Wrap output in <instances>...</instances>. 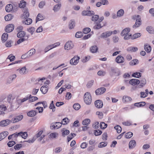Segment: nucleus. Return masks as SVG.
Wrapping results in <instances>:
<instances>
[{
  "label": "nucleus",
  "mask_w": 154,
  "mask_h": 154,
  "mask_svg": "<svg viewBox=\"0 0 154 154\" xmlns=\"http://www.w3.org/2000/svg\"><path fill=\"white\" fill-rule=\"evenodd\" d=\"M84 100L85 103L87 104H90L91 102V97L89 92L85 93L84 95Z\"/></svg>",
  "instance_id": "f257e3e1"
},
{
  "label": "nucleus",
  "mask_w": 154,
  "mask_h": 154,
  "mask_svg": "<svg viewBox=\"0 0 154 154\" xmlns=\"http://www.w3.org/2000/svg\"><path fill=\"white\" fill-rule=\"evenodd\" d=\"M134 17V19L136 20V21L135 24L133 26V27L134 28H136L141 25V20L139 15H135Z\"/></svg>",
  "instance_id": "f03ea898"
},
{
  "label": "nucleus",
  "mask_w": 154,
  "mask_h": 154,
  "mask_svg": "<svg viewBox=\"0 0 154 154\" xmlns=\"http://www.w3.org/2000/svg\"><path fill=\"white\" fill-rule=\"evenodd\" d=\"M62 125V123L60 122H54L50 126L51 129H57L60 128Z\"/></svg>",
  "instance_id": "7ed1b4c3"
},
{
  "label": "nucleus",
  "mask_w": 154,
  "mask_h": 154,
  "mask_svg": "<svg viewBox=\"0 0 154 154\" xmlns=\"http://www.w3.org/2000/svg\"><path fill=\"white\" fill-rule=\"evenodd\" d=\"M79 57L75 56L70 61V63L72 65H76L79 62Z\"/></svg>",
  "instance_id": "20e7f679"
},
{
  "label": "nucleus",
  "mask_w": 154,
  "mask_h": 154,
  "mask_svg": "<svg viewBox=\"0 0 154 154\" xmlns=\"http://www.w3.org/2000/svg\"><path fill=\"white\" fill-rule=\"evenodd\" d=\"M74 46V45L72 42H68L65 45V49L68 50L73 48Z\"/></svg>",
  "instance_id": "39448f33"
},
{
  "label": "nucleus",
  "mask_w": 154,
  "mask_h": 154,
  "mask_svg": "<svg viewBox=\"0 0 154 154\" xmlns=\"http://www.w3.org/2000/svg\"><path fill=\"white\" fill-rule=\"evenodd\" d=\"M106 91V89L103 87L97 89L95 91V93L97 95L101 94L104 93Z\"/></svg>",
  "instance_id": "423d86ee"
},
{
  "label": "nucleus",
  "mask_w": 154,
  "mask_h": 154,
  "mask_svg": "<svg viewBox=\"0 0 154 154\" xmlns=\"http://www.w3.org/2000/svg\"><path fill=\"white\" fill-rule=\"evenodd\" d=\"M11 121L9 119H6L1 121L0 122V126L2 127H5L9 125Z\"/></svg>",
  "instance_id": "0eeeda50"
},
{
  "label": "nucleus",
  "mask_w": 154,
  "mask_h": 154,
  "mask_svg": "<svg viewBox=\"0 0 154 154\" xmlns=\"http://www.w3.org/2000/svg\"><path fill=\"white\" fill-rule=\"evenodd\" d=\"M112 33V32L111 31H107L103 33L101 37L103 38H106L111 36Z\"/></svg>",
  "instance_id": "6e6552de"
},
{
  "label": "nucleus",
  "mask_w": 154,
  "mask_h": 154,
  "mask_svg": "<svg viewBox=\"0 0 154 154\" xmlns=\"http://www.w3.org/2000/svg\"><path fill=\"white\" fill-rule=\"evenodd\" d=\"M14 26L13 24H10L8 25L5 29V31L7 32H10L14 29Z\"/></svg>",
  "instance_id": "1a4fd4ad"
},
{
  "label": "nucleus",
  "mask_w": 154,
  "mask_h": 154,
  "mask_svg": "<svg viewBox=\"0 0 154 154\" xmlns=\"http://www.w3.org/2000/svg\"><path fill=\"white\" fill-rule=\"evenodd\" d=\"M60 45V43L59 42H57L55 43L54 44L49 45L45 49V50H47L46 52L52 49L53 48H55L57 46H58L59 45Z\"/></svg>",
  "instance_id": "9d476101"
},
{
  "label": "nucleus",
  "mask_w": 154,
  "mask_h": 154,
  "mask_svg": "<svg viewBox=\"0 0 154 154\" xmlns=\"http://www.w3.org/2000/svg\"><path fill=\"white\" fill-rule=\"evenodd\" d=\"M94 104L95 106L98 108H102L103 105L102 101L100 100H97L95 102Z\"/></svg>",
  "instance_id": "9b49d317"
},
{
  "label": "nucleus",
  "mask_w": 154,
  "mask_h": 154,
  "mask_svg": "<svg viewBox=\"0 0 154 154\" xmlns=\"http://www.w3.org/2000/svg\"><path fill=\"white\" fill-rule=\"evenodd\" d=\"M23 118L22 115H19L16 116L14 119L12 120L13 123H16L21 120Z\"/></svg>",
  "instance_id": "f8f14e48"
},
{
  "label": "nucleus",
  "mask_w": 154,
  "mask_h": 154,
  "mask_svg": "<svg viewBox=\"0 0 154 154\" xmlns=\"http://www.w3.org/2000/svg\"><path fill=\"white\" fill-rule=\"evenodd\" d=\"M82 14L83 15L91 16L94 15V13L93 11H84L82 12Z\"/></svg>",
  "instance_id": "ddd939ff"
},
{
  "label": "nucleus",
  "mask_w": 154,
  "mask_h": 154,
  "mask_svg": "<svg viewBox=\"0 0 154 154\" xmlns=\"http://www.w3.org/2000/svg\"><path fill=\"white\" fill-rule=\"evenodd\" d=\"M129 83L132 85H135L139 84L140 81L139 80L137 79H133L129 81Z\"/></svg>",
  "instance_id": "4468645a"
},
{
  "label": "nucleus",
  "mask_w": 154,
  "mask_h": 154,
  "mask_svg": "<svg viewBox=\"0 0 154 154\" xmlns=\"http://www.w3.org/2000/svg\"><path fill=\"white\" fill-rule=\"evenodd\" d=\"M124 58L121 55H119L116 59V61L118 63H121L124 62Z\"/></svg>",
  "instance_id": "2eb2a0df"
},
{
  "label": "nucleus",
  "mask_w": 154,
  "mask_h": 154,
  "mask_svg": "<svg viewBox=\"0 0 154 154\" xmlns=\"http://www.w3.org/2000/svg\"><path fill=\"white\" fill-rule=\"evenodd\" d=\"M23 11V17L26 19L29 16V13L28 11V9L27 8H24Z\"/></svg>",
  "instance_id": "dca6fc26"
},
{
  "label": "nucleus",
  "mask_w": 154,
  "mask_h": 154,
  "mask_svg": "<svg viewBox=\"0 0 154 154\" xmlns=\"http://www.w3.org/2000/svg\"><path fill=\"white\" fill-rule=\"evenodd\" d=\"M7 109V108L6 106L4 105H1L0 106V115H4L5 114L4 112Z\"/></svg>",
  "instance_id": "f3484780"
},
{
  "label": "nucleus",
  "mask_w": 154,
  "mask_h": 154,
  "mask_svg": "<svg viewBox=\"0 0 154 154\" xmlns=\"http://www.w3.org/2000/svg\"><path fill=\"white\" fill-rule=\"evenodd\" d=\"M37 113L36 110H31L27 113V115L29 116L32 117L36 115Z\"/></svg>",
  "instance_id": "a211bd4d"
},
{
  "label": "nucleus",
  "mask_w": 154,
  "mask_h": 154,
  "mask_svg": "<svg viewBox=\"0 0 154 154\" xmlns=\"http://www.w3.org/2000/svg\"><path fill=\"white\" fill-rule=\"evenodd\" d=\"M8 131H5L0 133V141L5 138L8 135Z\"/></svg>",
  "instance_id": "6ab92c4d"
},
{
  "label": "nucleus",
  "mask_w": 154,
  "mask_h": 154,
  "mask_svg": "<svg viewBox=\"0 0 154 154\" xmlns=\"http://www.w3.org/2000/svg\"><path fill=\"white\" fill-rule=\"evenodd\" d=\"M144 49L147 53H149L151 52L152 48L150 46L146 44L144 45Z\"/></svg>",
  "instance_id": "aec40b11"
},
{
  "label": "nucleus",
  "mask_w": 154,
  "mask_h": 154,
  "mask_svg": "<svg viewBox=\"0 0 154 154\" xmlns=\"http://www.w3.org/2000/svg\"><path fill=\"white\" fill-rule=\"evenodd\" d=\"M48 90V86L47 85L42 86L40 88V90L42 93L46 94Z\"/></svg>",
  "instance_id": "412c9836"
},
{
  "label": "nucleus",
  "mask_w": 154,
  "mask_h": 154,
  "mask_svg": "<svg viewBox=\"0 0 154 154\" xmlns=\"http://www.w3.org/2000/svg\"><path fill=\"white\" fill-rule=\"evenodd\" d=\"M111 70V73L113 74H116V75L117 76L120 75V72L117 69L112 68Z\"/></svg>",
  "instance_id": "4be33fe9"
},
{
  "label": "nucleus",
  "mask_w": 154,
  "mask_h": 154,
  "mask_svg": "<svg viewBox=\"0 0 154 154\" xmlns=\"http://www.w3.org/2000/svg\"><path fill=\"white\" fill-rule=\"evenodd\" d=\"M32 22V19L28 18L25 19V20H23L22 22L23 24L25 25H29Z\"/></svg>",
  "instance_id": "5701e85b"
},
{
  "label": "nucleus",
  "mask_w": 154,
  "mask_h": 154,
  "mask_svg": "<svg viewBox=\"0 0 154 154\" xmlns=\"http://www.w3.org/2000/svg\"><path fill=\"white\" fill-rule=\"evenodd\" d=\"M136 145V142L134 140H131L129 142V147L130 149H132L134 148Z\"/></svg>",
  "instance_id": "b1692460"
},
{
  "label": "nucleus",
  "mask_w": 154,
  "mask_h": 154,
  "mask_svg": "<svg viewBox=\"0 0 154 154\" xmlns=\"http://www.w3.org/2000/svg\"><path fill=\"white\" fill-rule=\"evenodd\" d=\"M130 29L129 28H126L125 29L123 30L122 31L121 33V36H123L126 35H127L129 33L130 31Z\"/></svg>",
  "instance_id": "393cba45"
},
{
  "label": "nucleus",
  "mask_w": 154,
  "mask_h": 154,
  "mask_svg": "<svg viewBox=\"0 0 154 154\" xmlns=\"http://www.w3.org/2000/svg\"><path fill=\"white\" fill-rule=\"evenodd\" d=\"M61 6V4H58L55 5L53 7V10L55 12H57L60 9Z\"/></svg>",
  "instance_id": "a878e982"
},
{
  "label": "nucleus",
  "mask_w": 154,
  "mask_h": 154,
  "mask_svg": "<svg viewBox=\"0 0 154 154\" xmlns=\"http://www.w3.org/2000/svg\"><path fill=\"white\" fill-rule=\"evenodd\" d=\"M140 84L138 86V87L139 88H140L146 84V80L145 79L143 78L142 79L140 82Z\"/></svg>",
  "instance_id": "bb28decb"
},
{
  "label": "nucleus",
  "mask_w": 154,
  "mask_h": 154,
  "mask_svg": "<svg viewBox=\"0 0 154 154\" xmlns=\"http://www.w3.org/2000/svg\"><path fill=\"white\" fill-rule=\"evenodd\" d=\"M75 26V21L72 20H71L69 22V29H72L74 28Z\"/></svg>",
  "instance_id": "cd10ccee"
},
{
  "label": "nucleus",
  "mask_w": 154,
  "mask_h": 154,
  "mask_svg": "<svg viewBox=\"0 0 154 154\" xmlns=\"http://www.w3.org/2000/svg\"><path fill=\"white\" fill-rule=\"evenodd\" d=\"M146 31L150 34H154V29L151 26H148L146 28Z\"/></svg>",
  "instance_id": "c85d7f7f"
},
{
  "label": "nucleus",
  "mask_w": 154,
  "mask_h": 154,
  "mask_svg": "<svg viewBox=\"0 0 154 154\" xmlns=\"http://www.w3.org/2000/svg\"><path fill=\"white\" fill-rule=\"evenodd\" d=\"M19 72L22 74H26L28 72V70L25 66H24L19 70Z\"/></svg>",
  "instance_id": "c756f323"
},
{
  "label": "nucleus",
  "mask_w": 154,
  "mask_h": 154,
  "mask_svg": "<svg viewBox=\"0 0 154 154\" xmlns=\"http://www.w3.org/2000/svg\"><path fill=\"white\" fill-rule=\"evenodd\" d=\"M29 38L28 35H26L24 37V38H21L19 39L17 42V44H19L22 42L28 39Z\"/></svg>",
  "instance_id": "7c9ffc66"
},
{
  "label": "nucleus",
  "mask_w": 154,
  "mask_h": 154,
  "mask_svg": "<svg viewBox=\"0 0 154 154\" xmlns=\"http://www.w3.org/2000/svg\"><path fill=\"white\" fill-rule=\"evenodd\" d=\"M8 35L7 33H3L2 36V40L3 42H5L7 40L8 38Z\"/></svg>",
  "instance_id": "2f4dec72"
},
{
  "label": "nucleus",
  "mask_w": 154,
  "mask_h": 154,
  "mask_svg": "<svg viewBox=\"0 0 154 154\" xmlns=\"http://www.w3.org/2000/svg\"><path fill=\"white\" fill-rule=\"evenodd\" d=\"M95 25L93 27V28L95 29H98L101 28L103 26H101V24L99 22L94 23Z\"/></svg>",
  "instance_id": "473e14b6"
},
{
  "label": "nucleus",
  "mask_w": 154,
  "mask_h": 154,
  "mask_svg": "<svg viewBox=\"0 0 154 154\" xmlns=\"http://www.w3.org/2000/svg\"><path fill=\"white\" fill-rule=\"evenodd\" d=\"M25 32L23 31H20L18 32L17 34V36L18 38H21L22 37H23L26 36Z\"/></svg>",
  "instance_id": "72a5a7b5"
},
{
  "label": "nucleus",
  "mask_w": 154,
  "mask_h": 154,
  "mask_svg": "<svg viewBox=\"0 0 154 154\" xmlns=\"http://www.w3.org/2000/svg\"><path fill=\"white\" fill-rule=\"evenodd\" d=\"M139 63V61L137 59H134L129 62V64L131 66L135 65Z\"/></svg>",
  "instance_id": "f704fd0d"
},
{
  "label": "nucleus",
  "mask_w": 154,
  "mask_h": 154,
  "mask_svg": "<svg viewBox=\"0 0 154 154\" xmlns=\"http://www.w3.org/2000/svg\"><path fill=\"white\" fill-rule=\"evenodd\" d=\"M44 17L42 15L39 13L38 14L36 19V22H37L38 21H39L43 20Z\"/></svg>",
  "instance_id": "c9c22d12"
},
{
  "label": "nucleus",
  "mask_w": 154,
  "mask_h": 154,
  "mask_svg": "<svg viewBox=\"0 0 154 154\" xmlns=\"http://www.w3.org/2000/svg\"><path fill=\"white\" fill-rule=\"evenodd\" d=\"M124 11L123 10L121 9L119 10L117 13V16L118 17H122L124 15Z\"/></svg>",
  "instance_id": "e433bc0d"
},
{
  "label": "nucleus",
  "mask_w": 154,
  "mask_h": 154,
  "mask_svg": "<svg viewBox=\"0 0 154 154\" xmlns=\"http://www.w3.org/2000/svg\"><path fill=\"white\" fill-rule=\"evenodd\" d=\"M13 7L11 4H8L6 5L5 7V10L7 12H9L12 10Z\"/></svg>",
  "instance_id": "4c0bfd02"
},
{
  "label": "nucleus",
  "mask_w": 154,
  "mask_h": 154,
  "mask_svg": "<svg viewBox=\"0 0 154 154\" xmlns=\"http://www.w3.org/2000/svg\"><path fill=\"white\" fill-rule=\"evenodd\" d=\"M98 48L97 46L95 45L92 46L90 48V51L93 53H95L97 52Z\"/></svg>",
  "instance_id": "58836bf2"
},
{
  "label": "nucleus",
  "mask_w": 154,
  "mask_h": 154,
  "mask_svg": "<svg viewBox=\"0 0 154 154\" xmlns=\"http://www.w3.org/2000/svg\"><path fill=\"white\" fill-rule=\"evenodd\" d=\"M131 97L128 96H124L122 98V100L124 102H128L131 101Z\"/></svg>",
  "instance_id": "ea45409f"
},
{
  "label": "nucleus",
  "mask_w": 154,
  "mask_h": 154,
  "mask_svg": "<svg viewBox=\"0 0 154 154\" xmlns=\"http://www.w3.org/2000/svg\"><path fill=\"white\" fill-rule=\"evenodd\" d=\"M35 52V49H32L29 51L27 52V54L29 57H30L34 54Z\"/></svg>",
  "instance_id": "a19ab883"
},
{
  "label": "nucleus",
  "mask_w": 154,
  "mask_h": 154,
  "mask_svg": "<svg viewBox=\"0 0 154 154\" xmlns=\"http://www.w3.org/2000/svg\"><path fill=\"white\" fill-rule=\"evenodd\" d=\"M138 50L137 48L136 47H131L128 48L127 49V50L128 51L133 52L137 51Z\"/></svg>",
  "instance_id": "79ce46f5"
},
{
  "label": "nucleus",
  "mask_w": 154,
  "mask_h": 154,
  "mask_svg": "<svg viewBox=\"0 0 154 154\" xmlns=\"http://www.w3.org/2000/svg\"><path fill=\"white\" fill-rule=\"evenodd\" d=\"M146 103L144 102H141L139 103H134L135 106L137 107H141V106H144L145 105Z\"/></svg>",
  "instance_id": "37998d69"
},
{
  "label": "nucleus",
  "mask_w": 154,
  "mask_h": 154,
  "mask_svg": "<svg viewBox=\"0 0 154 154\" xmlns=\"http://www.w3.org/2000/svg\"><path fill=\"white\" fill-rule=\"evenodd\" d=\"M62 135L64 137L65 135H67L69 133V131L67 130H66L65 128H63L62 131Z\"/></svg>",
  "instance_id": "c03bdc74"
},
{
  "label": "nucleus",
  "mask_w": 154,
  "mask_h": 154,
  "mask_svg": "<svg viewBox=\"0 0 154 154\" xmlns=\"http://www.w3.org/2000/svg\"><path fill=\"white\" fill-rule=\"evenodd\" d=\"M91 122L90 120L88 119H86L84 120L82 122V124L84 125H86L90 123Z\"/></svg>",
  "instance_id": "a18cd8bd"
},
{
  "label": "nucleus",
  "mask_w": 154,
  "mask_h": 154,
  "mask_svg": "<svg viewBox=\"0 0 154 154\" xmlns=\"http://www.w3.org/2000/svg\"><path fill=\"white\" fill-rule=\"evenodd\" d=\"M20 133L21 134L20 135V136L22 138L26 139L28 136L27 133L26 132H20Z\"/></svg>",
  "instance_id": "49530a36"
},
{
  "label": "nucleus",
  "mask_w": 154,
  "mask_h": 154,
  "mask_svg": "<svg viewBox=\"0 0 154 154\" xmlns=\"http://www.w3.org/2000/svg\"><path fill=\"white\" fill-rule=\"evenodd\" d=\"M12 16L11 14H9L6 15L5 17V19L6 21H9L11 20L12 18Z\"/></svg>",
  "instance_id": "de8ad7c7"
},
{
  "label": "nucleus",
  "mask_w": 154,
  "mask_h": 154,
  "mask_svg": "<svg viewBox=\"0 0 154 154\" xmlns=\"http://www.w3.org/2000/svg\"><path fill=\"white\" fill-rule=\"evenodd\" d=\"M107 145V142H101L98 145V147L99 148H102L106 146Z\"/></svg>",
  "instance_id": "09e8293b"
},
{
  "label": "nucleus",
  "mask_w": 154,
  "mask_h": 154,
  "mask_svg": "<svg viewBox=\"0 0 154 154\" xmlns=\"http://www.w3.org/2000/svg\"><path fill=\"white\" fill-rule=\"evenodd\" d=\"M69 122V120L67 118L63 119L62 121V124L64 125L67 124Z\"/></svg>",
  "instance_id": "8fccbe9b"
},
{
  "label": "nucleus",
  "mask_w": 154,
  "mask_h": 154,
  "mask_svg": "<svg viewBox=\"0 0 154 154\" xmlns=\"http://www.w3.org/2000/svg\"><path fill=\"white\" fill-rule=\"evenodd\" d=\"M114 128L116 130L118 133H120L122 131V128L119 125H117L114 127Z\"/></svg>",
  "instance_id": "3c124183"
},
{
  "label": "nucleus",
  "mask_w": 154,
  "mask_h": 154,
  "mask_svg": "<svg viewBox=\"0 0 154 154\" xmlns=\"http://www.w3.org/2000/svg\"><path fill=\"white\" fill-rule=\"evenodd\" d=\"M19 7L20 8H26L25 7L26 2L22 1L20 2V3L19 4Z\"/></svg>",
  "instance_id": "603ef678"
},
{
  "label": "nucleus",
  "mask_w": 154,
  "mask_h": 154,
  "mask_svg": "<svg viewBox=\"0 0 154 154\" xmlns=\"http://www.w3.org/2000/svg\"><path fill=\"white\" fill-rule=\"evenodd\" d=\"M141 74L140 72H135L132 74V76L133 77L139 78L140 77H141Z\"/></svg>",
  "instance_id": "864d4df0"
},
{
  "label": "nucleus",
  "mask_w": 154,
  "mask_h": 154,
  "mask_svg": "<svg viewBox=\"0 0 154 154\" xmlns=\"http://www.w3.org/2000/svg\"><path fill=\"white\" fill-rule=\"evenodd\" d=\"M15 58V57L12 54H10L8 57L7 58L10 60L11 62L14 61Z\"/></svg>",
  "instance_id": "5fc2aeb1"
},
{
  "label": "nucleus",
  "mask_w": 154,
  "mask_h": 154,
  "mask_svg": "<svg viewBox=\"0 0 154 154\" xmlns=\"http://www.w3.org/2000/svg\"><path fill=\"white\" fill-rule=\"evenodd\" d=\"M133 133L131 132H129L126 133L125 135V137L126 138H130L133 136Z\"/></svg>",
  "instance_id": "6e6d98bb"
},
{
  "label": "nucleus",
  "mask_w": 154,
  "mask_h": 154,
  "mask_svg": "<svg viewBox=\"0 0 154 154\" xmlns=\"http://www.w3.org/2000/svg\"><path fill=\"white\" fill-rule=\"evenodd\" d=\"M73 108L76 110H78L80 108V106L79 103H75L73 106Z\"/></svg>",
  "instance_id": "4d7b16f0"
},
{
  "label": "nucleus",
  "mask_w": 154,
  "mask_h": 154,
  "mask_svg": "<svg viewBox=\"0 0 154 154\" xmlns=\"http://www.w3.org/2000/svg\"><path fill=\"white\" fill-rule=\"evenodd\" d=\"M94 82V81L92 80L89 81L87 85V86L88 88H90L93 85Z\"/></svg>",
  "instance_id": "13d9d810"
},
{
  "label": "nucleus",
  "mask_w": 154,
  "mask_h": 154,
  "mask_svg": "<svg viewBox=\"0 0 154 154\" xmlns=\"http://www.w3.org/2000/svg\"><path fill=\"white\" fill-rule=\"evenodd\" d=\"M141 35V34L140 33H135L133 35L132 37V39H134L140 37Z\"/></svg>",
  "instance_id": "bf43d9fd"
},
{
  "label": "nucleus",
  "mask_w": 154,
  "mask_h": 154,
  "mask_svg": "<svg viewBox=\"0 0 154 154\" xmlns=\"http://www.w3.org/2000/svg\"><path fill=\"white\" fill-rule=\"evenodd\" d=\"M16 75L15 74H14L12 75L10 77V81H9V82H8L9 84L12 82L13 81V79H15L16 77Z\"/></svg>",
  "instance_id": "052dcab7"
},
{
  "label": "nucleus",
  "mask_w": 154,
  "mask_h": 154,
  "mask_svg": "<svg viewBox=\"0 0 154 154\" xmlns=\"http://www.w3.org/2000/svg\"><path fill=\"white\" fill-rule=\"evenodd\" d=\"M82 36V32H77L75 35V37L77 38H81Z\"/></svg>",
  "instance_id": "680f3d73"
},
{
  "label": "nucleus",
  "mask_w": 154,
  "mask_h": 154,
  "mask_svg": "<svg viewBox=\"0 0 154 154\" xmlns=\"http://www.w3.org/2000/svg\"><path fill=\"white\" fill-rule=\"evenodd\" d=\"M91 29L89 28H85L83 29V32L84 34H87L90 32Z\"/></svg>",
  "instance_id": "e2e57ef3"
},
{
  "label": "nucleus",
  "mask_w": 154,
  "mask_h": 154,
  "mask_svg": "<svg viewBox=\"0 0 154 154\" xmlns=\"http://www.w3.org/2000/svg\"><path fill=\"white\" fill-rule=\"evenodd\" d=\"M99 16L97 15H94L92 17L91 20L94 21H96L99 19Z\"/></svg>",
  "instance_id": "0e129e2a"
},
{
  "label": "nucleus",
  "mask_w": 154,
  "mask_h": 154,
  "mask_svg": "<svg viewBox=\"0 0 154 154\" xmlns=\"http://www.w3.org/2000/svg\"><path fill=\"white\" fill-rule=\"evenodd\" d=\"M107 126L106 124H105L104 122H102L100 123V127L102 129H104Z\"/></svg>",
  "instance_id": "69168bd1"
},
{
  "label": "nucleus",
  "mask_w": 154,
  "mask_h": 154,
  "mask_svg": "<svg viewBox=\"0 0 154 154\" xmlns=\"http://www.w3.org/2000/svg\"><path fill=\"white\" fill-rule=\"evenodd\" d=\"M102 133V131L99 130H95L94 131V134L95 136H97L100 135Z\"/></svg>",
  "instance_id": "338daca9"
},
{
  "label": "nucleus",
  "mask_w": 154,
  "mask_h": 154,
  "mask_svg": "<svg viewBox=\"0 0 154 154\" xmlns=\"http://www.w3.org/2000/svg\"><path fill=\"white\" fill-rule=\"evenodd\" d=\"M15 142L14 141H9L8 143V145L9 147H11L15 144Z\"/></svg>",
  "instance_id": "774afa93"
}]
</instances>
